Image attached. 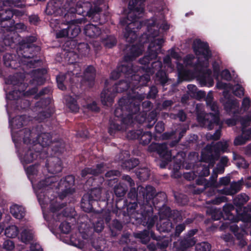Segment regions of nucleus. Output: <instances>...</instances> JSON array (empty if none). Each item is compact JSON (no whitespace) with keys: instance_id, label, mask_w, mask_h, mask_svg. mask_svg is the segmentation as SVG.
Masks as SVG:
<instances>
[{"instance_id":"obj_49","label":"nucleus","mask_w":251,"mask_h":251,"mask_svg":"<svg viewBox=\"0 0 251 251\" xmlns=\"http://www.w3.org/2000/svg\"><path fill=\"white\" fill-rule=\"evenodd\" d=\"M221 77L223 79L229 80L231 79V75L230 72L227 70H225L221 73Z\"/></svg>"},{"instance_id":"obj_56","label":"nucleus","mask_w":251,"mask_h":251,"mask_svg":"<svg viewBox=\"0 0 251 251\" xmlns=\"http://www.w3.org/2000/svg\"><path fill=\"white\" fill-rule=\"evenodd\" d=\"M230 179L228 177H224L220 179V184L223 185H226L229 182Z\"/></svg>"},{"instance_id":"obj_21","label":"nucleus","mask_w":251,"mask_h":251,"mask_svg":"<svg viewBox=\"0 0 251 251\" xmlns=\"http://www.w3.org/2000/svg\"><path fill=\"white\" fill-rule=\"evenodd\" d=\"M19 234V229L15 225H10L6 227L4 231L5 235L9 238H15Z\"/></svg>"},{"instance_id":"obj_42","label":"nucleus","mask_w":251,"mask_h":251,"mask_svg":"<svg viewBox=\"0 0 251 251\" xmlns=\"http://www.w3.org/2000/svg\"><path fill=\"white\" fill-rule=\"evenodd\" d=\"M228 147V144L227 141H223L220 142L217 144V148L219 151H226Z\"/></svg>"},{"instance_id":"obj_38","label":"nucleus","mask_w":251,"mask_h":251,"mask_svg":"<svg viewBox=\"0 0 251 251\" xmlns=\"http://www.w3.org/2000/svg\"><path fill=\"white\" fill-rule=\"evenodd\" d=\"M210 245L208 243L202 242L196 245V250L198 251H209Z\"/></svg>"},{"instance_id":"obj_44","label":"nucleus","mask_w":251,"mask_h":251,"mask_svg":"<svg viewBox=\"0 0 251 251\" xmlns=\"http://www.w3.org/2000/svg\"><path fill=\"white\" fill-rule=\"evenodd\" d=\"M114 192L116 195L120 197L125 195L126 189L122 186L120 185L115 187Z\"/></svg>"},{"instance_id":"obj_1","label":"nucleus","mask_w":251,"mask_h":251,"mask_svg":"<svg viewBox=\"0 0 251 251\" xmlns=\"http://www.w3.org/2000/svg\"><path fill=\"white\" fill-rule=\"evenodd\" d=\"M27 176L30 180L35 192L36 194L39 202L42 207L44 217L47 221H51L52 219L57 221L59 220L62 216L57 212L59 207L58 203L52 201L50 204V212L49 214H46V209L48 207V198L45 196V191L48 190L49 188L53 189L57 187L60 190L59 193H61L62 196H65L69 194H72L75 191L73 188L74 184V177L72 176H68L64 179H61L59 183L56 181L55 177H49L45 180H42L36 183V181L38 179V165H31L27 168L25 167Z\"/></svg>"},{"instance_id":"obj_53","label":"nucleus","mask_w":251,"mask_h":251,"mask_svg":"<svg viewBox=\"0 0 251 251\" xmlns=\"http://www.w3.org/2000/svg\"><path fill=\"white\" fill-rule=\"evenodd\" d=\"M155 130L158 132H161L164 130V124L161 122L158 123L155 127Z\"/></svg>"},{"instance_id":"obj_63","label":"nucleus","mask_w":251,"mask_h":251,"mask_svg":"<svg viewBox=\"0 0 251 251\" xmlns=\"http://www.w3.org/2000/svg\"><path fill=\"white\" fill-rule=\"evenodd\" d=\"M115 44H116V40L115 39H113L110 43H108V42H106L105 43V46L108 48H111Z\"/></svg>"},{"instance_id":"obj_16","label":"nucleus","mask_w":251,"mask_h":251,"mask_svg":"<svg viewBox=\"0 0 251 251\" xmlns=\"http://www.w3.org/2000/svg\"><path fill=\"white\" fill-rule=\"evenodd\" d=\"M49 170L52 174L60 172L62 170L61 161L57 157H53L49 161Z\"/></svg>"},{"instance_id":"obj_31","label":"nucleus","mask_w":251,"mask_h":251,"mask_svg":"<svg viewBox=\"0 0 251 251\" xmlns=\"http://www.w3.org/2000/svg\"><path fill=\"white\" fill-rule=\"evenodd\" d=\"M136 238L140 239L143 243H147L150 239L149 233L148 231L145 230L143 232L134 234Z\"/></svg>"},{"instance_id":"obj_12","label":"nucleus","mask_w":251,"mask_h":251,"mask_svg":"<svg viewBox=\"0 0 251 251\" xmlns=\"http://www.w3.org/2000/svg\"><path fill=\"white\" fill-rule=\"evenodd\" d=\"M139 110V106L138 104H134L133 109L132 110V111L130 113H129V115L126 117H125L122 120L123 126H122L118 125V124H113L110 126L111 129H114L117 130H124L126 129V127H124V126L126 125H130L131 123L133 122V118L136 119L137 116L135 115L136 114L137 112Z\"/></svg>"},{"instance_id":"obj_48","label":"nucleus","mask_w":251,"mask_h":251,"mask_svg":"<svg viewBox=\"0 0 251 251\" xmlns=\"http://www.w3.org/2000/svg\"><path fill=\"white\" fill-rule=\"evenodd\" d=\"M61 25V24H59L58 21L57 19H52L50 21V26L54 30H57L58 28H59V26Z\"/></svg>"},{"instance_id":"obj_29","label":"nucleus","mask_w":251,"mask_h":251,"mask_svg":"<svg viewBox=\"0 0 251 251\" xmlns=\"http://www.w3.org/2000/svg\"><path fill=\"white\" fill-rule=\"evenodd\" d=\"M14 12H15V11H11L9 8L3 9V10L0 13V21L10 19L12 17Z\"/></svg>"},{"instance_id":"obj_33","label":"nucleus","mask_w":251,"mask_h":251,"mask_svg":"<svg viewBox=\"0 0 251 251\" xmlns=\"http://www.w3.org/2000/svg\"><path fill=\"white\" fill-rule=\"evenodd\" d=\"M137 175L141 180H145L150 176L149 171L146 168L141 169L137 172Z\"/></svg>"},{"instance_id":"obj_45","label":"nucleus","mask_w":251,"mask_h":251,"mask_svg":"<svg viewBox=\"0 0 251 251\" xmlns=\"http://www.w3.org/2000/svg\"><path fill=\"white\" fill-rule=\"evenodd\" d=\"M156 76L162 84H165L167 82L168 79L165 72L163 71L158 72L156 74Z\"/></svg>"},{"instance_id":"obj_19","label":"nucleus","mask_w":251,"mask_h":251,"mask_svg":"<svg viewBox=\"0 0 251 251\" xmlns=\"http://www.w3.org/2000/svg\"><path fill=\"white\" fill-rule=\"evenodd\" d=\"M10 209L11 213L16 219H21L25 215V208L22 206L13 204L10 207Z\"/></svg>"},{"instance_id":"obj_28","label":"nucleus","mask_w":251,"mask_h":251,"mask_svg":"<svg viewBox=\"0 0 251 251\" xmlns=\"http://www.w3.org/2000/svg\"><path fill=\"white\" fill-rule=\"evenodd\" d=\"M102 167H103V165H100L97 166V168L95 170L92 169L91 168L85 169L82 170L81 172V175L83 177H84L89 174L95 175L101 173L102 172V170L101 169Z\"/></svg>"},{"instance_id":"obj_10","label":"nucleus","mask_w":251,"mask_h":251,"mask_svg":"<svg viewBox=\"0 0 251 251\" xmlns=\"http://www.w3.org/2000/svg\"><path fill=\"white\" fill-rule=\"evenodd\" d=\"M5 86L4 90L7 93L6 98L10 100H17L23 95H26L28 96L33 94L35 93L37 91L36 88H33L31 92H26L25 93L19 90L18 91L15 90L12 92H8L10 89H13V87H14V89H16L17 87H19L21 88L22 91L25 88V85L22 83L21 79H19L18 75L8 77L5 79Z\"/></svg>"},{"instance_id":"obj_7","label":"nucleus","mask_w":251,"mask_h":251,"mask_svg":"<svg viewBox=\"0 0 251 251\" xmlns=\"http://www.w3.org/2000/svg\"><path fill=\"white\" fill-rule=\"evenodd\" d=\"M142 2V0H130L129 2V11L127 13V18L122 22L123 25H127L125 37L127 42H131L136 38L135 31L132 29H134L135 26L137 28L141 26L139 19L142 17L144 11V8L141 5Z\"/></svg>"},{"instance_id":"obj_64","label":"nucleus","mask_w":251,"mask_h":251,"mask_svg":"<svg viewBox=\"0 0 251 251\" xmlns=\"http://www.w3.org/2000/svg\"><path fill=\"white\" fill-rule=\"evenodd\" d=\"M123 108H117L115 111V114L117 117L121 116L120 113L123 111Z\"/></svg>"},{"instance_id":"obj_26","label":"nucleus","mask_w":251,"mask_h":251,"mask_svg":"<svg viewBox=\"0 0 251 251\" xmlns=\"http://www.w3.org/2000/svg\"><path fill=\"white\" fill-rule=\"evenodd\" d=\"M4 64L6 67L16 68L18 67L16 62L13 59V55L6 54L3 57Z\"/></svg>"},{"instance_id":"obj_25","label":"nucleus","mask_w":251,"mask_h":251,"mask_svg":"<svg viewBox=\"0 0 251 251\" xmlns=\"http://www.w3.org/2000/svg\"><path fill=\"white\" fill-rule=\"evenodd\" d=\"M71 74L70 73H68L65 75H60L56 77V81L57 83V86L58 88L61 90H64L65 89V86L63 84V82L65 80H67L69 79L70 80H71Z\"/></svg>"},{"instance_id":"obj_3","label":"nucleus","mask_w":251,"mask_h":251,"mask_svg":"<svg viewBox=\"0 0 251 251\" xmlns=\"http://www.w3.org/2000/svg\"><path fill=\"white\" fill-rule=\"evenodd\" d=\"M28 122V118L26 116H17L14 119L9 121L10 126L11 127V134L13 141L15 143L16 146L17 142L22 138L24 144L27 145L33 144L36 146V148L47 147L51 143L50 135L49 133H44L41 134L38 137L37 140L29 139V137L32 138L36 137V134L31 133L30 130L26 128L19 129L23 126L26 125Z\"/></svg>"},{"instance_id":"obj_22","label":"nucleus","mask_w":251,"mask_h":251,"mask_svg":"<svg viewBox=\"0 0 251 251\" xmlns=\"http://www.w3.org/2000/svg\"><path fill=\"white\" fill-rule=\"evenodd\" d=\"M113 95L110 94L108 90H104L101 94V100L104 105L109 106L113 102Z\"/></svg>"},{"instance_id":"obj_40","label":"nucleus","mask_w":251,"mask_h":251,"mask_svg":"<svg viewBox=\"0 0 251 251\" xmlns=\"http://www.w3.org/2000/svg\"><path fill=\"white\" fill-rule=\"evenodd\" d=\"M142 133L141 130L131 131L127 134V138L129 139H139L140 135Z\"/></svg>"},{"instance_id":"obj_18","label":"nucleus","mask_w":251,"mask_h":251,"mask_svg":"<svg viewBox=\"0 0 251 251\" xmlns=\"http://www.w3.org/2000/svg\"><path fill=\"white\" fill-rule=\"evenodd\" d=\"M84 31L86 35L91 38L96 37L100 33V29L93 24H89L86 25Z\"/></svg>"},{"instance_id":"obj_5","label":"nucleus","mask_w":251,"mask_h":251,"mask_svg":"<svg viewBox=\"0 0 251 251\" xmlns=\"http://www.w3.org/2000/svg\"><path fill=\"white\" fill-rule=\"evenodd\" d=\"M60 2L59 0H51L47 4L46 13L48 15L65 14L66 16H69L70 13H76L79 15L91 16L93 13L91 4L86 0L78 1L75 8L74 7V4L73 2L66 3L62 7H60Z\"/></svg>"},{"instance_id":"obj_51","label":"nucleus","mask_w":251,"mask_h":251,"mask_svg":"<svg viewBox=\"0 0 251 251\" xmlns=\"http://www.w3.org/2000/svg\"><path fill=\"white\" fill-rule=\"evenodd\" d=\"M241 186V182H237L232 184L231 187L232 190L234 191V193H236L240 190Z\"/></svg>"},{"instance_id":"obj_8","label":"nucleus","mask_w":251,"mask_h":251,"mask_svg":"<svg viewBox=\"0 0 251 251\" xmlns=\"http://www.w3.org/2000/svg\"><path fill=\"white\" fill-rule=\"evenodd\" d=\"M216 87L218 89L224 90L223 95L225 99L224 104L226 110L230 113H236L238 110L239 103L236 100L229 99L227 93L229 90H232L235 96L241 97L244 95V89L239 84L232 87L230 84L219 81L217 82Z\"/></svg>"},{"instance_id":"obj_36","label":"nucleus","mask_w":251,"mask_h":251,"mask_svg":"<svg viewBox=\"0 0 251 251\" xmlns=\"http://www.w3.org/2000/svg\"><path fill=\"white\" fill-rule=\"evenodd\" d=\"M95 71L93 66H90L87 67L84 73V77H89L90 80H94L95 77Z\"/></svg>"},{"instance_id":"obj_60","label":"nucleus","mask_w":251,"mask_h":251,"mask_svg":"<svg viewBox=\"0 0 251 251\" xmlns=\"http://www.w3.org/2000/svg\"><path fill=\"white\" fill-rule=\"evenodd\" d=\"M228 126H232L236 124V121L234 119H228L226 121Z\"/></svg>"},{"instance_id":"obj_30","label":"nucleus","mask_w":251,"mask_h":251,"mask_svg":"<svg viewBox=\"0 0 251 251\" xmlns=\"http://www.w3.org/2000/svg\"><path fill=\"white\" fill-rule=\"evenodd\" d=\"M249 197L245 194L238 195L234 200V203L237 206H241L246 203L249 200Z\"/></svg>"},{"instance_id":"obj_61","label":"nucleus","mask_w":251,"mask_h":251,"mask_svg":"<svg viewBox=\"0 0 251 251\" xmlns=\"http://www.w3.org/2000/svg\"><path fill=\"white\" fill-rule=\"evenodd\" d=\"M125 180H126L130 186H132L134 184L132 179L128 176H124Z\"/></svg>"},{"instance_id":"obj_17","label":"nucleus","mask_w":251,"mask_h":251,"mask_svg":"<svg viewBox=\"0 0 251 251\" xmlns=\"http://www.w3.org/2000/svg\"><path fill=\"white\" fill-rule=\"evenodd\" d=\"M241 110L244 111H248L250 113L247 117L241 119L240 122L244 120L246 124H250L251 122V100L248 97L245 98L242 101Z\"/></svg>"},{"instance_id":"obj_13","label":"nucleus","mask_w":251,"mask_h":251,"mask_svg":"<svg viewBox=\"0 0 251 251\" xmlns=\"http://www.w3.org/2000/svg\"><path fill=\"white\" fill-rule=\"evenodd\" d=\"M240 123L242 126V133L241 135L235 139L234 143L236 146L243 145L248 140L251 139V129L250 128L246 129L250 124H246L244 120H242Z\"/></svg>"},{"instance_id":"obj_47","label":"nucleus","mask_w":251,"mask_h":251,"mask_svg":"<svg viewBox=\"0 0 251 251\" xmlns=\"http://www.w3.org/2000/svg\"><path fill=\"white\" fill-rule=\"evenodd\" d=\"M101 191L100 188H95L92 191L91 195L95 200L100 199Z\"/></svg>"},{"instance_id":"obj_4","label":"nucleus","mask_w":251,"mask_h":251,"mask_svg":"<svg viewBox=\"0 0 251 251\" xmlns=\"http://www.w3.org/2000/svg\"><path fill=\"white\" fill-rule=\"evenodd\" d=\"M143 51L142 46H133L130 49V53L125 57V61L119 67L118 70L126 74L127 80L121 81L116 86V92H120L127 89L129 88H135L138 83L141 85H145L150 80V76L149 74H146L142 76L138 74H132V70L131 68L132 64L128 61L131 60L140 55Z\"/></svg>"},{"instance_id":"obj_55","label":"nucleus","mask_w":251,"mask_h":251,"mask_svg":"<svg viewBox=\"0 0 251 251\" xmlns=\"http://www.w3.org/2000/svg\"><path fill=\"white\" fill-rule=\"evenodd\" d=\"M103 227L104 226L102 223L98 222L95 226V229L97 232H100L102 230Z\"/></svg>"},{"instance_id":"obj_58","label":"nucleus","mask_w":251,"mask_h":251,"mask_svg":"<svg viewBox=\"0 0 251 251\" xmlns=\"http://www.w3.org/2000/svg\"><path fill=\"white\" fill-rule=\"evenodd\" d=\"M151 66L153 68H154L155 70H157L161 68V63L160 61H157L153 62Z\"/></svg>"},{"instance_id":"obj_43","label":"nucleus","mask_w":251,"mask_h":251,"mask_svg":"<svg viewBox=\"0 0 251 251\" xmlns=\"http://www.w3.org/2000/svg\"><path fill=\"white\" fill-rule=\"evenodd\" d=\"M15 0H0V13L3 10L2 7H6L7 5L15 4Z\"/></svg>"},{"instance_id":"obj_54","label":"nucleus","mask_w":251,"mask_h":251,"mask_svg":"<svg viewBox=\"0 0 251 251\" xmlns=\"http://www.w3.org/2000/svg\"><path fill=\"white\" fill-rule=\"evenodd\" d=\"M220 135L221 133L220 130H217L213 135H210V137H209V136L207 135V137L208 138H209L210 139L216 140L220 138Z\"/></svg>"},{"instance_id":"obj_34","label":"nucleus","mask_w":251,"mask_h":251,"mask_svg":"<svg viewBox=\"0 0 251 251\" xmlns=\"http://www.w3.org/2000/svg\"><path fill=\"white\" fill-rule=\"evenodd\" d=\"M152 138L151 134L150 132H144L140 135L139 139L144 144H147L150 143Z\"/></svg>"},{"instance_id":"obj_46","label":"nucleus","mask_w":251,"mask_h":251,"mask_svg":"<svg viewBox=\"0 0 251 251\" xmlns=\"http://www.w3.org/2000/svg\"><path fill=\"white\" fill-rule=\"evenodd\" d=\"M60 230L63 233H68L71 230V226L66 222L62 223L60 226Z\"/></svg>"},{"instance_id":"obj_37","label":"nucleus","mask_w":251,"mask_h":251,"mask_svg":"<svg viewBox=\"0 0 251 251\" xmlns=\"http://www.w3.org/2000/svg\"><path fill=\"white\" fill-rule=\"evenodd\" d=\"M2 247L7 251H11L15 248V244L13 241L6 239L4 241Z\"/></svg>"},{"instance_id":"obj_11","label":"nucleus","mask_w":251,"mask_h":251,"mask_svg":"<svg viewBox=\"0 0 251 251\" xmlns=\"http://www.w3.org/2000/svg\"><path fill=\"white\" fill-rule=\"evenodd\" d=\"M83 21L82 19L72 20L69 22L67 25L61 23V25L59 26L61 29L56 32V37H68L70 38H73L77 36L80 31V28L78 24L81 23Z\"/></svg>"},{"instance_id":"obj_59","label":"nucleus","mask_w":251,"mask_h":251,"mask_svg":"<svg viewBox=\"0 0 251 251\" xmlns=\"http://www.w3.org/2000/svg\"><path fill=\"white\" fill-rule=\"evenodd\" d=\"M178 117L181 121H184L186 119V115L183 111H179L178 112Z\"/></svg>"},{"instance_id":"obj_32","label":"nucleus","mask_w":251,"mask_h":251,"mask_svg":"<svg viewBox=\"0 0 251 251\" xmlns=\"http://www.w3.org/2000/svg\"><path fill=\"white\" fill-rule=\"evenodd\" d=\"M64 241L68 244L76 247L78 248H82L83 246L82 242L79 240H77L74 236H72L69 240L65 239Z\"/></svg>"},{"instance_id":"obj_2","label":"nucleus","mask_w":251,"mask_h":251,"mask_svg":"<svg viewBox=\"0 0 251 251\" xmlns=\"http://www.w3.org/2000/svg\"><path fill=\"white\" fill-rule=\"evenodd\" d=\"M193 48L198 56L197 63L194 66V73L186 71L181 63L182 62L186 66L192 65L195 60L192 55H188L182 60L177 52L171 51V56L177 61L176 63L178 78L181 80H189L196 77L201 86L211 87L213 85L214 81L211 77V71L207 69L208 59L210 57L208 45L200 40L196 39L194 41Z\"/></svg>"},{"instance_id":"obj_62","label":"nucleus","mask_w":251,"mask_h":251,"mask_svg":"<svg viewBox=\"0 0 251 251\" xmlns=\"http://www.w3.org/2000/svg\"><path fill=\"white\" fill-rule=\"evenodd\" d=\"M185 226L183 225H178L176 227V231L177 232L179 233L184 230Z\"/></svg>"},{"instance_id":"obj_24","label":"nucleus","mask_w":251,"mask_h":251,"mask_svg":"<svg viewBox=\"0 0 251 251\" xmlns=\"http://www.w3.org/2000/svg\"><path fill=\"white\" fill-rule=\"evenodd\" d=\"M66 104L68 107L72 111L76 112L78 110V106L75 98L71 96L66 97Z\"/></svg>"},{"instance_id":"obj_27","label":"nucleus","mask_w":251,"mask_h":251,"mask_svg":"<svg viewBox=\"0 0 251 251\" xmlns=\"http://www.w3.org/2000/svg\"><path fill=\"white\" fill-rule=\"evenodd\" d=\"M47 73V71L45 69L37 70L35 71L34 75L35 78H34V81L36 83L39 85H41L43 83V75Z\"/></svg>"},{"instance_id":"obj_15","label":"nucleus","mask_w":251,"mask_h":251,"mask_svg":"<svg viewBox=\"0 0 251 251\" xmlns=\"http://www.w3.org/2000/svg\"><path fill=\"white\" fill-rule=\"evenodd\" d=\"M150 148L156 149L159 154L164 157L167 161H169L171 160V153L168 150L166 144H152L150 146Z\"/></svg>"},{"instance_id":"obj_14","label":"nucleus","mask_w":251,"mask_h":251,"mask_svg":"<svg viewBox=\"0 0 251 251\" xmlns=\"http://www.w3.org/2000/svg\"><path fill=\"white\" fill-rule=\"evenodd\" d=\"M43 152L39 153V151H35L31 149L25 150L20 155V160L23 165H25L32 162L34 160L37 158L38 156L40 154V157L41 156Z\"/></svg>"},{"instance_id":"obj_35","label":"nucleus","mask_w":251,"mask_h":251,"mask_svg":"<svg viewBox=\"0 0 251 251\" xmlns=\"http://www.w3.org/2000/svg\"><path fill=\"white\" fill-rule=\"evenodd\" d=\"M187 88L189 91L193 93L194 95H195V94L197 93L198 96H199L200 98H203L205 96V93L203 91H198L196 86L194 85H188L187 86Z\"/></svg>"},{"instance_id":"obj_9","label":"nucleus","mask_w":251,"mask_h":251,"mask_svg":"<svg viewBox=\"0 0 251 251\" xmlns=\"http://www.w3.org/2000/svg\"><path fill=\"white\" fill-rule=\"evenodd\" d=\"M212 93L210 92L208 93L206 101L207 106L210 108L213 113L205 114L204 116L202 114H199L198 116V121L201 126L207 128L210 130L213 128L215 125L218 124L219 121L218 108L216 103L212 101Z\"/></svg>"},{"instance_id":"obj_20","label":"nucleus","mask_w":251,"mask_h":251,"mask_svg":"<svg viewBox=\"0 0 251 251\" xmlns=\"http://www.w3.org/2000/svg\"><path fill=\"white\" fill-rule=\"evenodd\" d=\"M33 232L31 229L28 227H24L22 228L19 239L24 243L29 242L32 240Z\"/></svg>"},{"instance_id":"obj_41","label":"nucleus","mask_w":251,"mask_h":251,"mask_svg":"<svg viewBox=\"0 0 251 251\" xmlns=\"http://www.w3.org/2000/svg\"><path fill=\"white\" fill-rule=\"evenodd\" d=\"M138 160L135 159L128 160L125 163V165L123 167L126 168L127 169H130L135 167L138 164Z\"/></svg>"},{"instance_id":"obj_57","label":"nucleus","mask_w":251,"mask_h":251,"mask_svg":"<svg viewBox=\"0 0 251 251\" xmlns=\"http://www.w3.org/2000/svg\"><path fill=\"white\" fill-rule=\"evenodd\" d=\"M88 108L92 111H97L98 110V108L95 102H93L91 104L88 105Z\"/></svg>"},{"instance_id":"obj_52","label":"nucleus","mask_w":251,"mask_h":251,"mask_svg":"<svg viewBox=\"0 0 251 251\" xmlns=\"http://www.w3.org/2000/svg\"><path fill=\"white\" fill-rule=\"evenodd\" d=\"M237 164L239 167L247 168L248 167V165L246 163V161L242 158H240L238 159Z\"/></svg>"},{"instance_id":"obj_39","label":"nucleus","mask_w":251,"mask_h":251,"mask_svg":"<svg viewBox=\"0 0 251 251\" xmlns=\"http://www.w3.org/2000/svg\"><path fill=\"white\" fill-rule=\"evenodd\" d=\"M146 194H144V196L146 197V199H151L153 198L155 195L154 188L151 186H147L146 188Z\"/></svg>"},{"instance_id":"obj_6","label":"nucleus","mask_w":251,"mask_h":251,"mask_svg":"<svg viewBox=\"0 0 251 251\" xmlns=\"http://www.w3.org/2000/svg\"><path fill=\"white\" fill-rule=\"evenodd\" d=\"M146 24L149 35L148 40L151 41V42L149 46V56H146L140 60L141 63L145 65L149 63V58L153 59L156 57L157 53L164 42L163 39L156 37L158 34L157 31L158 26H159L160 28L164 30H167L169 28V25L162 21L155 22L154 20H151Z\"/></svg>"},{"instance_id":"obj_50","label":"nucleus","mask_w":251,"mask_h":251,"mask_svg":"<svg viewBox=\"0 0 251 251\" xmlns=\"http://www.w3.org/2000/svg\"><path fill=\"white\" fill-rule=\"evenodd\" d=\"M213 158L212 157L208 156V158H207L206 154H205V151H202L201 153V160L202 161L204 162H208L209 160L210 161V164L211 166H213V161H211V159Z\"/></svg>"},{"instance_id":"obj_23","label":"nucleus","mask_w":251,"mask_h":251,"mask_svg":"<svg viewBox=\"0 0 251 251\" xmlns=\"http://www.w3.org/2000/svg\"><path fill=\"white\" fill-rule=\"evenodd\" d=\"M66 104L68 107L72 111L76 112L78 110V106L75 98L71 96L66 97Z\"/></svg>"}]
</instances>
